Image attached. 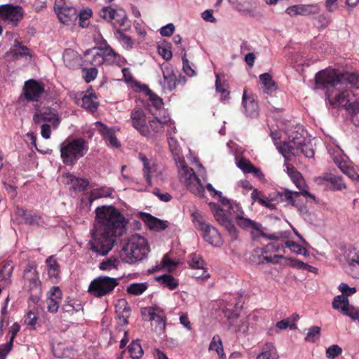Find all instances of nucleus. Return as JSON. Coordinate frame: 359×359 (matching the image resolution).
Instances as JSON below:
<instances>
[{"label": "nucleus", "mask_w": 359, "mask_h": 359, "mask_svg": "<svg viewBox=\"0 0 359 359\" xmlns=\"http://www.w3.org/2000/svg\"><path fill=\"white\" fill-rule=\"evenodd\" d=\"M138 217L144 222L150 230L161 231L168 226V221L157 218L147 212H139Z\"/></svg>", "instance_id": "obj_12"}, {"label": "nucleus", "mask_w": 359, "mask_h": 359, "mask_svg": "<svg viewBox=\"0 0 359 359\" xmlns=\"http://www.w3.org/2000/svg\"><path fill=\"white\" fill-rule=\"evenodd\" d=\"M93 12L90 8H85L78 13L79 26L82 28L87 27L89 25V18L92 16Z\"/></svg>", "instance_id": "obj_45"}, {"label": "nucleus", "mask_w": 359, "mask_h": 359, "mask_svg": "<svg viewBox=\"0 0 359 359\" xmlns=\"http://www.w3.org/2000/svg\"><path fill=\"white\" fill-rule=\"evenodd\" d=\"M101 48L103 59H104V64L110 65L114 64L118 65L121 62V56L115 52L109 45L101 46Z\"/></svg>", "instance_id": "obj_25"}, {"label": "nucleus", "mask_w": 359, "mask_h": 359, "mask_svg": "<svg viewBox=\"0 0 359 359\" xmlns=\"http://www.w3.org/2000/svg\"><path fill=\"white\" fill-rule=\"evenodd\" d=\"M182 64H183V71L184 73L189 76H193L195 75V71L192 69L190 65L189 61L187 58V53L184 48L182 50Z\"/></svg>", "instance_id": "obj_58"}, {"label": "nucleus", "mask_w": 359, "mask_h": 359, "mask_svg": "<svg viewBox=\"0 0 359 359\" xmlns=\"http://www.w3.org/2000/svg\"><path fill=\"white\" fill-rule=\"evenodd\" d=\"M147 95L149 96V100L151 103V105L157 110L161 109L163 106V102L162 98L154 93L150 90L147 86H144Z\"/></svg>", "instance_id": "obj_40"}, {"label": "nucleus", "mask_w": 359, "mask_h": 359, "mask_svg": "<svg viewBox=\"0 0 359 359\" xmlns=\"http://www.w3.org/2000/svg\"><path fill=\"white\" fill-rule=\"evenodd\" d=\"M158 53L166 61L170 60L172 57L170 43L166 41L159 43L158 45Z\"/></svg>", "instance_id": "obj_41"}, {"label": "nucleus", "mask_w": 359, "mask_h": 359, "mask_svg": "<svg viewBox=\"0 0 359 359\" xmlns=\"http://www.w3.org/2000/svg\"><path fill=\"white\" fill-rule=\"evenodd\" d=\"M300 15H309L317 14L320 12V6L318 4H298Z\"/></svg>", "instance_id": "obj_42"}, {"label": "nucleus", "mask_w": 359, "mask_h": 359, "mask_svg": "<svg viewBox=\"0 0 359 359\" xmlns=\"http://www.w3.org/2000/svg\"><path fill=\"white\" fill-rule=\"evenodd\" d=\"M236 222L237 224L242 229H247L248 228H252L253 229L257 231L259 233H260L261 231H264L261 224L256 223L252 219L243 217L241 215H237L236 217ZM257 236H259V234H258Z\"/></svg>", "instance_id": "obj_28"}, {"label": "nucleus", "mask_w": 359, "mask_h": 359, "mask_svg": "<svg viewBox=\"0 0 359 359\" xmlns=\"http://www.w3.org/2000/svg\"><path fill=\"white\" fill-rule=\"evenodd\" d=\"M342 353V348L337 345L333 344L329 346L326 350V356L330 359H334Z\"/></svg>", "instance_id": "obj_59"}, {"label": "nucleus", "mask_w": 359, "mask_h": 359, "mask_svg": "<svg viewBox=\"0 0 359 359\" xmlns=\"http://www.w3.org/2000/svg\"><path fill=\"white\" fill-rule=\"evenodd\" d=\"M63 61L69 69H77L82 66V57L75 50L71 48L65 49L63 53Z\"/></svg>", "instance_id": "obj_15"}, {"label": "nucleus", "mask_w": 359, "mask_h": 359, "mask_svg": "<svg viewBox=\"0 0 359 359\" xmlns=\"http://www.w3.org/2000/svg\"><path fill=\"white\" fill-rule=\"evenodd\" d=\"M286 201L291 205H296V199L300 196V191H291L285 189L283 194Z\"/></svg>", "instance_id": "obj_63"}, {"label": "nucleus", "mask_w": 359, "mask_h": 359, "mask_svg": "<svg viewBox=\"0 0 359 359\" xmlns=\"http://www.w3.org/2000/svg\"><path fill=\"white\" fill-rule=\"evenodd\" d=\"M86 150L85 141L83 139H76L61 148L60 157H69L71 155L74 157L77 155L83 156Z\"/></svg>", "instance_id": "obj_11"}, {"label": "nucleus", "mask_w": 359, "mask_h": 359, "mask_svg": "<svg viewBox=\"0 0 359 359\" xmlns=\"http://www.w3.org/2000/svg\"><path fill=\"white\" fill-rule=\"evenodd\" d=\"M156 280L161 281V284L170 290L176 289L179 285L178 280L170 274H163L156 277Z\"/></svg>", "instance_id": "obj_37"}, {"label": "nucleus", "mask_w": 359, "mask_h": 359, "mask_svg": "<svg viewBox=\"0 0 359 359\" xmlns=\"http://www.w3.org/2000/svg\"><path fill=\"white\" fill-rule=\"evenodd\" d=\"M265 348V351H263L257 355V359H275L272 358L271 351L275 349L272 344H266Z\"/></svg>", "instance_id": "obj_64"}, {"label": "nucleus", "mask_w": 359, "mask_h": 359, "mask_svg": "<svg viewBox=\"0 0 359 359\" xmlns=\"http://www.w3.org/2000/svg\"><path fill=\"white\" fill-rule=\"evenodd\" d=\"M189 266L192 269L201 270V275H192L194 278L206 280L210 277L209 273L204 268V260L200 255L196 253L191 254L190 255Z\"/></svg>", "instance_id": "obj_20"}, {"label": "nucleus", "mask_w": 359, "mask_h": 359, "mask_svg": "<svg viewBox=\"0 0 359 359\" xmlns=\"http://www.w3.org/2000/svg\"><path fill=\"white\" fill-rule=\"evenodd\" d=\"M340 107H344L351 114V121L355 126L359 127V101L351 102L350 99V102L341 104Z\"/></svg>", "instance_id": "obj_29"}, {"label": "nucleus", "mask_w": 359, "mask_h": 359, "mask_svg": "<svg viewBox=\"0 0 359 359\" xmlns=\"http://www.w3.org/2000/svg\"><path fill=\"white\" fill-rule=\"evenodd\" d=\"M11 53L14 57H22L29 54V48L25 46L21 45L18 41H15Z\"/></svg>", "instance_id": "obj_48"}, {"label": "nucleus", "mask_w": 359, "mask_h": 359, "mask_svg": "<svg viewBox=\"0 0 359 359\" xmlns=\"http://www.w3.org/2000/svg\"><path fill=\"white\" fill-rule=\"evenodd\" d=\"M179 163L181 165V169L182 172V175L185 176V184L187 183L191 182L194 180H196L198 177L196 175L194 170L189 166H187L185 163L184 158H178Z\"/></svg>", "instance_id": "obj_34"}, {"label": "nucleus", "mask_w": 359, "mask_h": 359, "mask_svg": "<svg viewBox=\"0 0 359 359\" xmlns=\"http://www.w3.org/2000/svg\"><path fill=\"white\" fill-rule=\"evenodd\" d=\"M48 268V276L50 279L57 280L60 278V265L53 256H50L46 261Z\"/></svg>", "instance_id": "obj_32"}, {"label": "nucleus", "mask_w": 359, "mask_h": 359, "mask_svg": "<svg viewBox=\"0 0 359 359\" xmlns=\"http://www.w3.org/2000/svg\"><path fill=\"white\" fill-rule=\"evenodd\" d=\"M100 17L111 24L114 27L126 29L130 27L126 11L122 8H114L112 6L103 7L100 11Z\"/></svg>", "instance_id": "obj_6"}, {"label": "nucleus", "mask_w": 359, "mask_h": 359, "mask_svg": "<svg viewBox=\"0 0 359 359\" xmlns=\"http://www.w3.org/2000/svg\"><path fill=\"white\" fill-rule=\"evenodd\" d=\"M128 350L132 359H140L143 354L139 340L133 341L128 346Z\"/></svg>", "instance_id": "obj_38"}, {"label": "nucleus", "mask_w": 359, "mask_h": 359, "mask_svg": "<svg viewBox=\"0 0 359 359\" xmlns=\"http://www.w3.org/2000/svg\"><path fill=\"white\" fill-rule=\"evenodd\" d=\"M172 125L170 118H164L163 121H161L157 117L154 118L149 121V125L147 126L149 130L151 131V135L148 138H152L155 134H162L164 131L165 126Z\"/></svg>", "instance_id": "obj_22"}, {"label": "nucleus", "mask_w": 359, "mask_h": 359, "mask_svg": "<svg viewBox=\"0 0 359 359\" xmlns=\"http://www.w3.org/2000/svg\"><path fill=\"white\" fill-rule=\"evenodd\" d=\"M208 349L209 351H215L219 356V359H226V354L224 352L222 341L219 335L215 334L213 336Z\"/></svg>", "instance_id": "obj_30"}, {"label": "nucleus", "mask_w": 359, "mask_h": 359, "mask_svg": "<svg viewBox=\"0 0 359 359\" xmlns=\"http://www.w3.org/2000/svg\"><path fill=\"white\" fill-rule=\"evenodd\" d=\"M17 214L23 218L25 222L29 225L39 224L41 217L35 214H32L31 212L24 210L23 208H18Z\"/></svg>", "instance_id": "obj_33"}, {"label": "nucleus", "mask_w": 359, "mask_h": 359, "mask_svg": "<svg viewBox=\"0 0 359 359\" xmlns=\"http://www.w3.org/2000/svg\"><path fill=\"white\" fill-rule=\"evenodd\" d=\"M133 126L143 136L149 137L151 135L146 120V114L141 109H134L130 113Z\"/></svg>", "instance_id": "obj_10"}, {"label": "nucleus", "mask_w": 359, "mask_h": 359, "mask_svg": "<svg viewBox=\"0 0 359 359\" xmlns=\"http://www.w3.org/2000/svg\"><path fill=\"white\" fill-rule=\"evenodd\" d=\"M203 231V239L215 247H220L222 243V239L219 231L211 224L204 226Z\"/></svg>", "instance_id": "obj_14"}, {"label": "nucleus", "mask_w": 359, "mask_h": 359, "mask_svg": "<svg viewBox=\"0 0 359 359\" xmlns=\"http://www.w3.org/2000/svg\"><path fill=\"white\" fill-rule=\"evenodd\" d=\"M122 248L120 251V258L128 264H135L144 259L149 252V246L146 238L137 233L121 240Z\"/></svg>", "instance_id": "obj_4"}, {"label": "nucleus", "mask_w": 359, "mask_h": 359, "mask_svg": "<svg viewBox=\"0 0 359 359\" xmlns=\"http://www.w3.org/2000/svg\"><path fill=\"white\" fill-rule=\"evenodd\" d=\"M227 86L226 82L224 80L221 81L219 76L217 74L215 81L216 90L221 93L222 99L226 98L229 95Z\"/></svg>", "instance_id": "obj_51"}, {"label": "nucleus", "mask_w": 359, "mask_h": 359, "mask_svg": "<svg viewBox=\"0 0 359 359\" xmlns=\"http://www.w3.org/2000/svg\"><path fill=\"white\" fill-rule=\"evenodd\" d=\"M260 237L266 238L269 240H278L280 238H287L289 236L288 231H279L275 233L267 234L264 231H261L259 233Z\"/></svg>", "instance_id": "obj_61"}, {"label": "nucleus", "mask_w": 359, "mask_h": 359, "mask_svg": "<svg viewBox=\"0 0 359 359\" xmlns=\"http://www.w3.org/2000/svg\"><path fill=\"white\" fill-rule=\"evenodd\" d=\"M67 177H71V183L73 184L72 189L76 192H82L86 191L88 186L89 182L86 178H79L73 176L72 174H69Z\"/></svg>", "instance_id": "obj_35"}, {"label": "nucleus", "mask_w": 359, "mask_h": 359, "mask_svg": "<svg viewBox=\"0 0 359 359\" xmlns=\"http://www.w3.org/2000/svg\"><path fill=\"white\" fill-rule=\"evenodd\" d=\"M168 142L170 152L173 157H180L181 149L176 139L173 137H168Z\"/></svg>", "instance_id": "obj_57"}, {"label": "nucleus", "mask_w": 359, "mask_h": 359, "mask_svg": "<svg viewBox=\"0 0 359 359\" xmlns=\"http://www.w3.org/2000/svg\"><path fill=\"white\" fill-rule=\"evenodd\" d=\"M97 99L95 93L92 89H88L82 97V107L90 112H95L98 107Z\"/></svg>", "instance_id": "obj_26"}, {"label": "nucleus", "mask_w": 359, "mask_h": 359, "mask_svg": "<svg viewBox=\"0 0 359 359\" xmlns=\"http://www.w3.org/2000/svg\"><path fill=\"white\" fill-rule=\"evenodd\" d=\"M235 8L238 11L242 12L245 15L251 14L254 11L250 0H245L243 4L238 2Z\"/></svg>", "instance_id": "obj_53"}, {"label": "nucleus", "mask_w": 359, "mask_h": 359, "mask_svg": "<svg viewBox=\"0 0 359 359\" xmlns=\"http://www.w3.org/2000/svg\"><path fill=\"white\" fill-rule=\"evenodd\" d=\"M330 184V186H327V188L334 191H342L346 189V185L341 176L334 175Z\"/></svg>", "instance_id": "obj_46"}, {"label": "nucleus", "mask_w": 359, "mask_h": 359, "mask_svg": "<svg viewBox=\"0 0 359 359\" xmlns=\"http://www.w3.org/2000/svg\"><path fill=\"white\" fill-rule=\"evenodd\" d=\"M259 79L264 93L271 94L276 90L277 84L269 73H264L259 75Z\"/></svg>", "instance_id": "obj_27"}, {"label": "nucleus", "mask_w": 359, "mask_h": 359, "mask_svg": "<svg viewBox=\"0 0 359 359\" xmlns=\"http://www.w3.org/2000/svg\"><path fill=\"white\" fill-rule=\"evenodd\" d=\"M243 105L246 116L255 118L259 115V105L257 97L252 93L248 94L246 90H244L243 94Z\"/></svg>", "instance_id": "obj_13"}, {"label": "nucleus", "mask_w": 359, "mask_h": 359, "mask_svg": "<svg viewBox=\"0 0 359 359\" xmlns=\"http://www.w3.org/2000/svg\"><path fill=\"white\" fill-rule=\"evenodd\" d=\"M349 306V300L346 297L339 294L336 296L332 301V307L335 310L340 311L344 315H348L346 312Z\"/></svg>", "instance_id": "obj_31"}, {"label": "nucleus", "mask_w": 359, "mask_h": 359, "mask_svg": "<svg viewBox=\"0 0 359 359\" xmlns=\"http://www.w3.org/2000/svg\"><path fill=\"white\" fill-rule=\"evenodd\" d=\"M118 264L119 261L118 259L110 257L106 261L101 262L100 264L99 269L102 271L117 269Z\"/></svg>", "instance_id": "obj_54"}, {"label": "nucleus", "mask_w": 359, "mask_h": 359, "mask_svg": "<svg viewBox=\"0 0 359 359\" xmlns=\"http://www.w3.org/2000/svg\"><path fill=\"white\" fill-rule=\"evenodd\" d=\"M215 218L229 233L230 240L233 242L238 239V231L233 222V220L227 217L224 210L219 205L214 202L208 204Z\"/></svg>", "instance_id": "obj_7"}, {"label": "nucleus", "mask_w": 359, "mask_h": 359, "mask_svg": "<svg viewBox=\"0 0 359 359\" xmlns=\"http://www.w3.org/2000/svg\"><path fill=\"white\" fill-rule=\"evenodd\" d=\"M59 20L67 25L74 23L78 19L76 9L69 4L57 14Z\"/></svg>", "instance_id": "obj_21"}, {"label": "nucleus", "mask_w": 359, "mask_h": 359, "mask_svg": "<svg viewBox=\"0 0 359 359\" xmlns=\"http://www.w3.org/2000/svg\"><path fill=\"white\" fill-rule=\"evenodd\" d=\"M291 159L292 158H285V165L286 167L287 173L297 188L301 190L302 188L306 187V182L303 178L302 175L299 171H297L292 165L289 163L288 161Z\"/></svg>", "instance_id": "obj_18"}, {"label": "nucleus", "mask_w": 359, "mask_h": 359, "mask_svg": "<svg viewBox=\"0 0 359 359\" xmlns=\"http://www.w3.org/2000/svg\"><path fill=\"white\" fill-rule=\"evenodd\" d=\"M115 35L116 38L127 47L131 48L133 46V42L132 39L129 36L125 34L121 30L117 29L115 32Z\"/></svg>", "instance_id": "obj_62"}, {"label": "nucleus", "mask_w": 359, "mask_h": 359, "mask_svg": "<svg viewBox=\"0 0 359 359\" xmlns=\"http://www.w3.org/2000/svg\"><path fill=\"white\" fill-rule=\"evenodd\" d=\"M13 270L11 261H6L3 263L0 269V278L2 280H7L11 278Z\"/></svg>", "instance_id": "obj_49"}, {"label": "nucleus", "mask_w": 359, "mask_h": 359, "mask_svg": "<svg viewBox=\"0 0 359 359\" xmlns=\"http://www.w3.org/2000/svg\"><path fill=\"white\" fill-rule=\"evenodd\" d=\"M317 88L325 90V95L331 106L339 107L350 102L351 92L348 84L359 88V75L356 73H339L334 69L318 72L315 76Z\"/></svg>", "instance_id": "obj_2"}, {"label": "nucleus", "mask_w": 359, "mask_h": 359, "mask_svg": "<svg viewBox=\"0 0 359 359\" xmlns=\"http://www.w3.org/2000/svg\"><path fill=\"white\" fill-rule=\"evenodd\" d=\"M193 222L195 224L196 227L200 230H204V226L210 225L206 224L203 219V217L198 212H194L191 214Z\"/></svg>", "instance_id": "obj_56"}, {"label": "nucleus", "mask_w": 359, "mask_h": 359, "mask_svg": "<svg viewBox=\"0 0 359 359\" xmlns=\"http://www.w3.org/2000/svg\"><path fill=\"white\" fill-rule=\"evenodd\" d=\"M321 328L319 326L314 325L308 329L305 337V341L311 343L316 342L320 337Z\"/></svg>", "instance_id": "obj_43"}, {"label": "nucleus", "mask_w": 359, "mask_h": 359, "mask_svg": "<svg viewBox=\"0 0 359 359\" xmlns=\"http://www.w3.org/2000/svg\"><path fill=\"white\" fill-rule=\"evenodd\" d=\"M84 56L86 57L85 62H86V65H90L93 67H96L104 64V59H103L101 46L94 47L91 49L86 50L84 52Z\"/></svg>", "instance_id": "obj_17"}, {"label": "nucleus", "mask_w": 359, "mask_h": 359, "mask_svg": "<svg viewBox=\"0 0 359 359\" xmlns=\"http://www.w3.org/2000/svg\"><path fill=\"white\" fill-rule=\"evenodd\" d=\"M148 287V283H133L127 286L126 291L128 293L133 295H140Z\"/></svg>", "instance_id": "obj_39"}, {"label": "nucleus", "mask_w": 359, "mask_h": 359, "mask_svg": "<svg viewBox=\"0 0 359 359\" xmlns=\"http://www.w3.org/2000/svg\"><path fill=\"white\" fill-rule=\"evenodd\" d=\"M227 147L229 150V154L234 156V157H244L245 155L246 151L235 142H229Z\"/></svg>", "instance_id": "obj_44"}, {"label": "nucleus", "mask_w": 359, "mask_h": 359, "mask_svg": "<svg viewBox=\"0 0 359 359\" xmlns=\"http://www.w3.org/2000/svg\"><path fill=\"white\" fill-rule=\"evenodd\" d=\"M23 9L20 6L12 4L0 6V18L4 22L17 26L23 18Z\"/></svg>", "instance_id": "obj_9"}, {"label": "nucleus", "mask_w": 359, "mask_h": 359, "mask_svg": "<svg viewBox=\"0 0 359 359\" xmlns=\"http://www.w3.org/2000/svg\"><path fill=\"white\" fill-rule=\"evenodd\" d=\"M99 133L103 136L104 140L114 147H118L119 143L113 130L100 121L96 122Z\"/></svg>", "instance_id": "obj_24"}, {"label": "nucleus", "mask_w": 359, "mask_h": 359, "mask_svg": "<svg viewBox=\"0 0 359 359\" xmlns=\"http://www.w3.org/2000/svg\"><path fill=\"white\" fill-rule=\"evenodd\" d=\"M23 95L28 102H39L45 92V86L42 82L35 79H29L25 82Z\"/></svg>", "instance_id": "obj_8"}, {"label": "nucleus", "mask_w": 359, "mask_h": 359, "mask_svg": "<svg viewBox=\"0 0 359 359\" xmlns=\"http://www.w3.org/2000/svg\"><path fill=\"white\" fill-rule=\"evenodd\" d=\"M113 190L111 189L102 188L99 189H93L90 192L91 198H90V203L91 204L93 199L102 197H110Z\"/></svg>", "instance_id": "obj_50"}, {"label": "nucleus", "mask_w": 359, "mask_h": 359, "mask_svg": "<svg viewBox=\"0 0 359 359\" xmlns=\"http://www.w3.org/2000/svg\"><path fill=\"white\" fill-rule=\"evenodd\" d=\"M334 164L339 169L348 177L356 180L359 179V175L355 172L354 168L351 165L352 162L350 158H333Z\"/></svg>", "instance_id": "obj_19"}, {"label": "nucleus", "mask_w": 359, "mask_h": 359, "mask_svg": "<svg viewBox=\"0 0 359 359\" xmlns=\"http://www.w3.org/2000/svg\"><path fill=\"white\" fill-rule=\"evenodd\" d=\"M237 161L236 165L244 173H250L252 168V164L247 158H236Z\"/></svg>", "instance_id": "obj_60"}, {"label": "nucleus", "mask_w": 359, "mask_h": 359, "mask_svg": "<svg viewBox=\"0 0 359 359\" xmlns=\"http://www.w3.org/2000/svg\"><path fill=\"white\" fill-rule=\"evenodd\" d=\"M285 133L287 135V140L283 142L280 141L282 137L280 130L270 128V135L274 142L276 149L283 157H313L315 152L309 144L305 143V137L298 130H287Z\"/></svg>", "instance_id": "obj_3"}, {"label": "nucleus", "mask_w": 359, "mask_h": 359, "mask_svg": "<svg viewBox=\"0 0 359 359\" xmlns=\"http://www.w3.org/2000/svg\"><path fill=\"white\" fill-rule=\"evenodd\" d=\"M158 307L157 306H148L142 308L141 309V315L143 318L148 317L149 321H153L156 319V311H158Z\"/></svg>", "instance_id": "obj_55"}, {"label": "nucleus", "mask_w": 359, "mask_h": 359, "mask_svg": "<svg viewBox=\"0 0 359 359\" xmlns=\"http://www.w3.org/2000/svg\"><path fill=\"white\" fill-rule=\"evenodd\" d=\"M82 77L86 83H90L94 81L97 74L98 70L95 67L90 68H82L81 69Z\"/></svg>", "instance_id": "obj_47"}, {"label": "nucleus", "mask_w": 359, "mask_h": 359, "mask_svg": "<svg viewBox=\"0 0 359 359\" xmlns=\"http://www.w3.org/2000/svg\"><path fill=\"white\" fill-rule=\"evenodd\" d=\"M185 185L192 194L201 198L205 197V189L200 179L187 183Z\"/></svg>", "instance_id": "obj_36"}, {"label": "nucleus", "mask_w": 359, "mask_h": 359, "mask_svg": "<svg viewBox=\"0 0 359 359\" xmlns=\"http://www.w3.org/2000/svg\"><path fill=\"white\" fill-rule=\"evenodd\" d=\"M143 163L144 169L143 172L144 177L146 178L147 182L151 185V173L155 172L156 170L154 167H151L149 165V158H141Z\"/></svg>", "instance_id": "obj_52"}, {"label": "nucleus", "mask_w": 359, "mask_h": 359, "mask_svg": "<svg viewBox=\"0 0 359 359\" xmlns=\"http://www.w3.org/2000/svg\"><path fill=\"white\" fill-rule=\"evenodd\" d=\"M33 119L36 123H39L40 121L52 122L55 127H57L59 123L56 114L50 108H46L43 111L36 112L34 115Z\"/></svg>", "instance_id": "obj_23"}, {"label": "nucleus", "mask_w": 359, "mask_h": 359, "mask_svg": "<svg viewBox=\"0 0 359 359\" xmlns=\"http://www.w3.org/2000/svg\"><path fill=\"white\" fill-rule=\"evenodd\" d=\"M95 222L91 231L90 250L104 256L111 250L116 238L126 231L127 219L114 206L101 205L95 210Z\"/></svg>", "instance_id": "obj_1"}, {"label": "nucleus", "mask_w": 359, "mask_h": 359, "mask_svg": "<svg viewBox=\"0 0 359 359\" xmlns=\"http://www.w3.org/2000/svg\"><path fill=\"white\" fill-rule=\"evenodd\" d=\"M163 76V87L172 91L177 87V75L173 67L170 64L161 66Z\"/></svg>", "instance_id": "obj_16"}, {"label": "nucleus", "mask_w": 359, "mask_h": 359, "mask_svg": "<svg viewBox=\"0 0 359 359\" xmlns=\"http://www.w3.org/2000/svg\"><path fill=\"white\" fill-rule=\"evenodd\" d=\"M118 284V278L100 276L90 282L88 292L94 297L100 298L111 294Z\"/></svg>", "instance_id": "obj_5"}]
</instances>
